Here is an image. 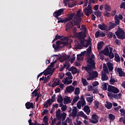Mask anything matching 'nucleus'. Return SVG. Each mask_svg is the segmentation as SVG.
<instances>
[{
  "instance_id": "42",
  "label": "nucleus",
  "mask_w": 125,
  "mask_h": 125,
  "mask_svg": "<svg viewBox=\"0 0 125 125\" xmlns=\"http://www.w3.org/2000/svg\"><path fill=\"white\" fill-rule=\"evenodd\" d=\"M108 118H109V120H110V121H114V120H115V119H116L115 115H114L112 114H109L108 115Z\"/></svg>"
},
{
  "instance_id": "15",
  "label": "nucleus",
  "mask_w": 125,
  "mask_h": 125,
  "mask_svg": "<svg viewBox=\"0 0 125 125\" xmlns=\"http://www.w3.org/2000/svg\"><path fill=\"white\" fill-rule=\"evenodd\" d=\"M117 71L119 74V77H125V73L124 71H123V68H118L117 69Z\"/></svg>"
},
{
  "instance_id": "52",
  "label": "nucleus",
  "mask_w": 125,
  "mask_h": 125,
  "mask_svg": "<svg viewBox=\"0 0 125 125\" xmlns=\"http://www.w3.org/2000/svg\"><path fill=\"white\" fill-rule=\"evenodd\" d=\"M43 122L44 124H46L48 122V118L47 116H45L43 118Z\"/></svg>"
},
{
  "instance_id": "1",
  "label": "nucleus",
  "mask_w": 125,
  "mask_h": 125,
  "mask_svg": "<svg viewBox=\"0 0 125 125\" xmlns=\"http://www.w3.org/2000/svg\"><path fill=\"white\" fill-rule=\"evenodd\" d=\"M86 62L88 64H87L86 66L83 67L85 70L95 69V61H94L91 57H89L88 58Z\"/></svg>"
},
{
  "instance_id": "47",
  "label": "nucleus",
  "mask_w": 125,
  "mask_h": 125,
  "mask_svg": "<svg viewBox=\"0 0 125 125\" xmlns=\"http://www.w3.org/2000/svg\"><path fill=\"white\" fill-rule=\"evenodd\" d=\"M87 41L86 44L84 45V47H87L88 45H91L92 43H91V41L90 40H86Z\"/></svg>"
},
{
  "instance_id": "20",
  "label": "nucleus",
  "mask_w": 125,
  "mask_h": 125,
  "mask_svg": "<svg viewBox=\"0 0 125 125\" xmlns=\"http://www.w3.org/2000/svg\"><path fill=\"white\" fill-rule=\"evenodd\" d=\"M51 104H52V103H51V99H49V100L45 102L44 104H43L44 107H45L46 109H47V108H48V105L50 106Z\"/></svg>"
},
{
  "instance_id": "27",
  "label": "nucleus",
  "mask_w": 125,
  "mask_h": 125,
  "mask_svg": "<svg viewBox=\"0 0 125 125\" xmlns=\"http://www.w3.org/2000/svg\"><path fill=\"white\" fill-rule=\"evenodd\" d=\"M84 112L87 114V115H89L90 114V109L89 106L86 105L84 107Z\"/></svg>"
},
{
  "instance_id": "55",
  "label": "nucleus",
  "mask_w": 125,
  "mask_h": 125,
  "mask_svg": "<svg viewBox=\"0 0 125 125\" xmlns=\"http://www.w3.org/2000/svg\"><path fill=\"white\" fill-rule=\"evenodd\" d=\"M104 14L106 17H110V13L107 11H105Z\"/></svg>"
},
{
  "instance_id": "5",
  "label": "nucleus",
  "mask_w": 125,
  "mask_h": 125,
  "mask_svg": "<svg viewBox=\"0 0 125 125\" xmlns=\"http://www.w3.org/2000/svg\"><path fill=\"white\" fill-rule=\"evenodd\" d=\"M55 69V68H52L51 67L48 66L46 69L44 70V76H46L47 75H50L51 76H52V75H53Z\"/></svg>"
},
{
  "instance_id": "6",
  "label": "nucleus",
  "mask_w": 125,
  "mask_h": 125,
  "mask_svg": "<svg viewBox=\"0 0 125 125\" xmlns=\"http://www.w3.org/2000/svg\"><path fill=\"white\" fill-rule=\"evenodd\" d=\"M94 69H86L85 70V71H87L88 74L90 75H91V76L94 78L95 79L98 77V72L96 71H94L92 72L91 71L93 70Z\"/></svg>"
},
{
  "instance_id": "54",
  "label": "nucleus",
  "mask_w": 125,
  "mask_h": 125,
  "mask_svg": "<svg viewBox=\"0 0 125 125\" xmlns=\"http://www.w3.org/2000/svg\"><path fill=\"white\" fill-rule=\"evenodd\" d=\"M81 101H79L77 104V107L79 109H81L82 108V104H81Z\"/></svg>"
},
{
  "instance_id": "12",
  "label": "nucleus",
  "mask_w": 125,
  "mask_h": 125,
  "mask_svg": "<svg viewBox=\"0 0 125 125\" xmlns=\"http://www.w3.org/2000/svg\"><path fill=\"white\" fill-rule=\"evenodd\" d=\"M25 108L26 109H35V106H34V103H31L30 102H27L26 103H25Z\"/></svg>"
},
{
  "instance_id": "28",
  "label": "nucleus",
  "mask_w": 125,
  "mask_h": 125,
  "mask_svg": "<svg viewBox=\"0 0 125 125\" xmlns=\"http://www.w3.org/2000/svg\"><path fill=\"white\" fill-rule=\"evenodd\" d=\"M98 27L99 29L102 30V31H105V30H106V25L104 23H103V24H99L98 25Z\"/></svg>"
},
{
  "instance_id": "11",
  "label": "nucleus",
  "mask_w": 125,
  "mask_h": 125,
  "mask_svg": "<svg viewBox=\"0 0 125 125\" xmlns=\"http://www.w3.org/2000/svg\"><path fill=\"white\" fill-rule=\"evenodd\" d=\"M62 14H64V8L59 9L57 11L55 12L53 14V15H56V16H60V15H62Z\"/></svg>"
},
{
  "instance_id": "39",
  "label": "nucleus",
  "mask_w": 125,
  "mask_h": 125,
  "mask_svg": "<svg viewBox=\"0 0 125 125\" xmlns=\"http://www.w3.org/2000/svg\"><path fill=\"white\" fill-rule=\"evenodd\" d=\"M67 79H68V77H66V79L65 80V82L63 83L64 84H71V83H73V81L72 80L68 81Z\"/></svg>"
},
{
  "instance_id": "33",
  "label": "nucleus",
  "mask_w": 125,
  "mask_h": 125,
  "mask_svg": "<svg viewBox=\"0 0 125 125\" xmlns=\"http://www.w3.org/2000/svg\"><path fill=\"white\" fill-rule=\"evenodd\" d=\"M58 99H57L58 103H63V97H62V95H61V94H59V95H58Z\"/></svg>"
},
{
  "instance_id": "35",
  "label": "nucleus",
  "mask_w": 125,
  "mask_h": 125,
  "mask_svg": "<svg viewBox=\"0 0 125 125\" xmlns=\"http://www.w3.org/2000/svg\"><path fill=\"white\" fill-rule=\"evenodd\" d=\"M111 6L109 5L108 4H106L104 5V10L105 11H108L110 12L111 11Z\"/></svg>"
},
{
  "instance_id": "64",
  "label": "nucleus",
  "mask_w": 125,
  "mask_h": 125,
  "mask_svg": "<svg viewBox=\"0 0 125 125\" xmlns=\"http://www.w3.org/2000/svg\"><path fill=\"white\" fill-rule=\"evenodd\" d=\"M120 8H123L124 9H125V2H124L122 3L120 5Z\"/></svg>"
},
{
  "instance_id": "7",
  "label": "nucleus",
  "mask_w": 125,
  "mask_h": 125,
  "mask_svg": "<svg viewBox=\"0 0 125 125\" xmlns=\"http://www.w3.org/2000/svg\"><path fill=\"white\" fill-rule=\"evenodd\" d=\"M91 4H88L87 7L85 8L84 11L86 16H89L92 13V9H91Z\"/></svg>"
},
{
  "instance_id": "36",
  "label": "nucleus",
  "mask_w": 125,
  "mask_h": 125,
  "mask_svg": "<svg viewBox=\"0 0 125 125\" xmlns=\"http://www.w3.org/2000/svg\"><path fill=\"white\" fill-rule=\"evenodd\" d=\"M62 38H63V36H59L58 34H57L55 36L54 39L53 40L52 42H54L57 41V40H60V39H62Z\"/></svg>"
},
{
  "instance_id": "50",
  "label": "nucleus",
  "mask_w": 125,
  "mask_h": 125,
  "mask_svg": "<svg viewBox=\"0 0 125 125\" xmlns=\"http://www.w3.org/2000/svg\"><path fill=\"white\" fill-rule=\"evenodd\" d=\"M55 97H56V95L54 94L51 99V103H52V102H55V101H56V99L55 98Z\"/></svg>"
},
{
  "instance_id": "22",
  "label": "nucleus",
  "mask_w": 125,
  "mask_h": 125,
  "mask_svg": "<svg viewBox=\"0 0 125 125\" xmlns=\"http://www.w3.org/2000/svg\"><path fill=\"white\" fill-rule=\"evenodd\" d=\"M106 104H105V107L106 109H108V110L112 109V107H113V104H112V103L106 101Z\"/></svg>"
},
{
  "instance_id": "37",
  "label": "nucleus",
  "mask_w": 125,
  "mask_h": 125,
  "mask_svg": "<svg viewBox=\"0 0 125 125\" xmlns=\"http://www.w3.org/2000/svg\"><path fill=\"white\" fill-rule=\"evenodd\" d=\"M82 83L83 86H86L87 85V81H86V79H85V78H82Z\"/></svg>"
},
{
  "instance_id": "19",
  "label": "nucleus",
  "mask_w": 125,
  "mask_h": 125,
  "mask_svg": "<svg viewBox=\"0 0 125 125\" xmlns=\"http://www.w3.org/2000/svg\"><path fill=\"white\" fill-rule=\"evenodd\" d=\"M109 53H108V55L106 56H108L110 59H113L114 58V53H113V48L111 47H109Z\"/></svg>"
},
{
  "instance_id": "25",
  "label": "nucleus",
  "mask_w": 125,
  "mask_h": 125,
  "mask_svg": "<svg viewBox=\"0 0 125 125\" xmlns=\"http://www.w3.org/2000/svg\"><path fill=\"white\" fill-rule=\"evenodd\" d=\"M77 113L78 111H77V107L73 106V109H72V112L71 114L72 117H76Z\"/></svg>"
},
{
  "instance_id": "61",
  "label": "nucleus",
  "mask_w": 125,
  "mask_h": 125,
  "mask_svg": "<svg viewBox=\"0 0 125 125\" xmlns=\"http://www.w3.org/2000/svg\"><path fill=\"white\" fill-rule=\"evenodd\" d=\"M92 80H94V78L91 75H89V76H88L87 81H92Z\"/></svg>"
},
{
  "instance_id": "4",
  "label": "nucleus",
  "mask_w": 125,
  "mask_h": 125,
  "mask_svg": "<svg viewBox=\"0 0 125 125\" xmlns=\"http://www.w3.org/2000/svg\"><path fill=\"white\" fill-rule=\"evenodd\" d=\"M107 90L109 92H112V93H119L120 92V90L119 89L114 86H112L110 85H108Z\"/></svg>"
},
{
  "instance_id": "53",
  "label": "nucleus",
  "mask_w": 125,
  "mask_h": 125,
  "mask_svg": "<svg viewBox=\"0 0 125 125\" xmlns=\"http://www.w3.org/2000/svg\"><path fill=\"white\" fill-rule=\"evenodd\" d=\"M77 60H79L80 61H82V60H83V57H82V55H77Z\"/></svg>"
},
{
  "instance_id": "46",
  "label": "nucleus",
  "mask_w": 125,
  "mask_h": 125,
  "mask_svg": "<svg viewBox=\"0 0 125 125\" xmlns=\"http://www.w3.org/2000/svg\"><path fill=\"white\" fill-rule=\"evenodd\" d=\"M80 88L79 87H76L75 89V91H74V94L75 95H79V94H80Z\"/></svg>"
},
{
  "instance_id": "41",
  "label": "nucleus",
  "mask_w": 125,
  "mask_h": 125,
  "mask_svg": "<svg viewBox=\"0 0 125 125\" xmlns=\"http://www.w3.org/2000/svg\"><path fill=\"white\" fill-rule=\"evenodd\" d=\"M103 69L104 73L107 74V73H108V68H107V65H106L105 63L103 64Z\"/></svg>"
},
{
  "instance_id": "8",
  "label": "nucleus",
  "mask_w": 125,
  "mask_h": 125,
  "mask_svg": "<svg viewBox=\"0 0 125 125\" xmlns=\"http://www.w3.org/2000/svg\"><path fill=\"white\" fill-rule=\"evenodd\" d=\"M91 119H89V122L92 124H97L99 122L98 120V116L96 114H93Z\"/></svg>"
},
{
  "instance_id": "34",
  "label": "nucleus",
  "mask_w": 125,
  "mask_h": 125,
  "mask_svg": "<svg viewBox=\"0 0 125 125\" xmlns=\"http://www.w3.org/2000/svg\"><path fill=\"white\" fill-rule=\"evenodd\" d=\"M115 55V60L116 62H120L121 61V58H120V56L118 53H116L114 54Z\"/></svg>"
},
{
  "instance_id": "31",
  "label": "nucleus",
  "mask_w": 125,
  "mask_h": 125,
  "mask_svg": "<svg viewBox=\"0 0 125 125\" xmlns=\"http://www.w3.org/2000/svg\"><path fill=\"white\" fill-rule=\"evenodd\" d=\"M70 69L72 71V74L74 75L77 74V73H80V72L78 71V69H77L75 66H72Z\"/></svg>"
},
{
  "instance_id": "59",
  "label": "nucleus",
  "mask_w": 125,
  "mask_h": 125,
  "mask_svg": "<svg viewBox=\"0 0 125 125\" xmlns=\"http://www.w3.org/2000/svg\"><path fill=\"white\" fill-rule=\"evenodd\" d=\"M95 109H98L99 108V102H95Z\"/></svg>"
},
{
  "instance_id": "58",
  "label": "nucleus",
  "mask_w": 125,
  "mask_h": 125,
  "mask_svg": "<svg viewBox=\"0 0 125 125\" xmlns=\"http://www.w3.org/2000/svg\"><path fill=\"white\" fill-rule=\"evenodd\" d=\"M47 113H48V110L47 109H44L42 113V116H44V115H47Z\"/></svg>"
},
{
  "instance_id": "17",
  "label": "nucleus",
  "mask_w": 125,
  "mask_h": 125,
  "mask_svg": "<svg viewBox=\"0 0 125 125\" xmlns=\"http://www.w3.org/2000/svg\"><path fill=\"white\" fill-rule=\"evenodd\" d=\"M66 90L68 93H72L75 90V87L70 85L66 87Z\"/></svg>"
},
{
  "instance_id": "13",
  "label": "nucleus",
  "mask_w": 125,
  "mask_h": 125,
  "mask_svg": "<svg viewBox=\"0 0 125 125\" xmlns=\"http://www.w3.org/2000/svg\"><path fill=\"white\" fill-rule=\"evenodd\" d=\"M74 25H75V24H74V23H73L71 21L67 23L66 24L65 31H69V30H71V29H72V27H74Z\"/></svg>"
},
{
  "instance_id": "30",
  "label": "nucleus",
  "mask_w": 125,
  "mask_h": 125,
  "mask_svg": "<svg viewBox=\"0 0 125 125\" xmlns=\"http://www.w3.org/2000/svg\"><path fill=\"white\" fill-rule=\"evenodd\" d=\"M107 65L109 71L110 72H112V71H113V69H114V67L113 66H114V65L113 64V63L111 62H108Z\"/></svg>"
},
{
  "instance_id": "38",
  "label": "nucleus",
  "mask_w": 125,
  "mask_h": 125,
  "mask_svg": "<svg viewBox=\"0 0 125 125\" xmlns=\"http://www.w3.org/2000/svg\"><path fill=\"white\" fill-rule=\"evenodd\" d=\"M117 26L115 23H113L112 22H110L109 24V28L110 29V30H112V29H114Z\"/></svg>"
},
{
  "instance_id": "32",
  "label": "nucleus",
  "mask_w": 125,
  "mask_h": 125,
  "mask_svg": "<svg viewBox=\"0 0 125 125\" xmlns=\"http://www.w3.org/2000/svg\"><path fill=\"white\" fill-rule=\"evenodd\" d=\"M115 24L116 26H118V25H120V20L119 19V17L118 15H115Z\"/></svg>"
},
{
  "instance_id": "57",
  "label": "nucleus",
  "mask_w": 125,
  "mask_h": 125,
  "mask_svg": "<svg viewBox=\"0 0 125 125\" xmlns=\"http://www.w3.org/2000/svg\"><path fill=\"white\" fill-rule=\"evenodd\" d=\"M63 66H64V68H66V69H68V68H70V63H68V62H65L64 64H63Z\"/></svg>"
},
{
  "instance_id": "2",
  "label": "nucleus",
  "mask_w": 125,
  "mask_h": 125,
  "mask_svg": "<svg viewBox=\"0 0 125 125\" xmlns=\"http://www.w3.org/2000/svg\"><path fill=\"white\" fill-rule=\"evenodd\" d=\"M115 35L117 36L118 39L119 40H125V31L120 29L115 32Z\"/></svg>"
},
{
  "instance_id": "60",
  "label": "nucleus",
  "mask_w": 125,
  "mask_h": 125,
  "mask_svg": "<svg viewBox=\"0 0 125 125\" xmlns=\"http://www.w3.org/2000/svg\"><path fill=\"white\" fill-rule=\"evenodd\" d=\"M105 36V33L102 31H100V37H101V38H104Z\"/></svg>"
},
{
  "instance_id": "29",
  "label": "nucleus",
  "mask_w": 125,
  "mask_h": 125,
  "mask_svg": "<svg viewBox=\"0 0 125 125\" xmlns=\"http://www.w3.org/2000/svg\"><path fill=\"white\" fill-rule=\"evenodd\" d=\"M108 80V75L106 74V73H102V81L104 82V81Z\"/></svg>"
},
{
  "instance_id": "51",
  "label": "nucleus",
  "mask_w": 125,
  "mask_h": 125,
  "mask_svg": "<svg viewBox=\"0 0 125 125\" xmlns=\"http://www.w3.org/2000/svg\"><path fill=\"white\" fill-rule=\"evenodd\" d=\"M109 83L110 84H114L115 83H116V80H115V79L111 77L110 80H109Z\"/></svg>"
},
{
  "instance_id": "21",
  "label": "nucleus",
  "mask_w": 125,
  "mask_h": 125,
  "mask_svg": "<svg viewBox=\"0 0 125 125\" xmlns=\"http://www.w3.org/2000/svg\"><path fill=\"white\" fill-rule=\"evenodd\" d=\"M109 48H108L107 46L104 48V50L101 51V53H103L104 55H105V56H108V54L110 52H109Z\"/></svg>"
},
{
  "instance_id": "63",
  "label": "nucleus",
  "mask_w": 125,
  "mask_h": 125,
  "mask_svg": "<svg viewBox=\"0 0 125 125\" xmlns=\"http://www.w3.org/2000/svg\"><path fill=\"white\" fill-rule=\"evenodd\" d=\"M80 98V97L78 96H76L74 97V98L73 99V101H74V102H77L78 100H79Z\"/></svg>"
},
{
  "instance_id": "18",
  "label": "nucleus",
  "mask_w": 125,
  "mask_h": 125,
  "mask_svg": "<svg viewBox=\"0 0 125 125\" xmlns=\"http://www.w3.org/2000/svg\"><path fill=\"white\" fill-rule=\"evenodd\" d=\"M63 103L66 105V104H68V103H71L72 101L71 100V98L67 96H65V98H63Z\"/></svg>"
},
{
  "instance_id": "24",
  "label": "nucleus",
  "mask_w": 125,
  "mask_h": 125,
  "mask_svg": "<svg viewBox=\"0 0 125 125\" xmlns=\"http://www.w3.org/2000/svg\"><path fill=\"white\" fill-rule=\"evenodd\" d=\"M103 45H104V42L103 41L99 42L97 44L98 50H101V49H102V47H103Z\"/></svg>"
},
{
  "instance_id": "14",
  "label": "nucleus",
  "mask_w": 125,
  "mask_h": 125,
  "mask_svg": "<svg viewBox=\"0 0 125 125\" xmlns=\"http://www.w3.org/2000/svg\"><path fill=\"white\" fill-rule=\"evenodd\" d=\"M77 37L80 40H83V39L84 40V38L86 37V33L83 32H79Z\"/></svg>"
},
{
  "instance_id": "3",
  "label": "nucleus",
  "mask_w": 125,
  "mask_h": 125,
  "mask_svg": "<svg viewBox=\"0 0 125 125\" xmlns=\"http://www.w3.org/2000/svg\"><path fill=\"white\" fill-rule=\"evenodd\" d=\"M56 117L58 121H65L66 117H67V114L65 112H63L62 113H57L56 112Z\"/></svg>"
},
{
  "instance_id": "9",
  "label": "nucleus",
  "mask_w": 125,
  "mask_h": 125,
  "mask_svg": "<svg viewBox=\"0 0 125 125\" xmlns=\"http://www.w3.org/2000/svg\"><path fill=\"white\" fill-rule=\"evenodd\" d=\"M108 97H113L115 99H120L121 96H122V94L119 93L117 94H113L112 93H109L107 94Z\"/></svg>"
},
{
  "instance_id": "16",
  "label": "nucleus",
  "mask_w": 125,
  "mask_h": 125,
  "mask_svg": "<svg viewBox=\"0 0 125 125\" xmlns=\"http://www.w3.org/2000/svg\"><path fill=\"white\" fill-rule=\"evenodd\" d=\"M61 44H63V46L67 45L68 44V41L69 39L67 37H64L63 38L61 39Z\"/></svg>"
},
{
  "instance_id": "23",
  "label": "nucleus",
  "mask_w": 125,
  "mask_h": 125,
  "mask_svg": "<svg viewBox=\"0 0 125 125\" xmlns=\"http://www.w3.org/2000/svg\"><path fill=\"white\" fill-rule=\"evenodd\" d=\"M74 16H75V13H71L68 16V18L65 19L66 22L69 21H71V20H73V18H74Z\"/></svg>"
},
{
  "instance_id": "26",
  "label": "nucleus",
  "mask_w": 125,
  "mask_h": 125,
  "mask_svg": "<svg viewBox=\"0 0 125 125\" xmlns=\"http://www.w3.org/2000/svg\"><path fill=\"white\" fill-rule=\"evenodd\" d=\"M75 18H77V20H79V19L82 20V18H81V10L78 11L76 16L74 17L73 20H75Z\"/></svg>"
},
{
  "instance_id": "56",
  "label": "nucleus",
  "mask_w": 125,
  "mask_h": 125,
  "mask_svg": "<svg viewBox=\"0 0 125 125\" xmlns=\"http://www.w3.org/2000/svg\"><path fill=\"white\" fill-rule=\"evenodd\" d=\"M66 22H67V21L65 19L64 20L61 19L60 20L58 21L57 23H66Z\"/></svg>"
},
{
  "instance_id": "10",
  "label": "nucleus",
  "mask_w": 125,
  "mask_h": 125,
  "mask_svg": "<svg viewBox=\"0 0 125 125\" xmlns=\"http://www.w3.org/2000/svg\"><path fill=\"white\" fill-rule=\"evenodd\" d=\"M73 21L74 23V26H77L78 29L81 28V22H82V20H78L77 18H75V20H73Z\"/></svg>"
},
{
  "instance_id": "45",
  "label": "nucleus",
  "mask_w": 125,
  "mask_h": 125,
  "mask_svg": "<svg viewBox=\"0 0 125 125\" xmlns=\"http://www.w3.org/2000/svg\"><path fill=\"white\" fill-rule=\"evenodd\" d=\"M86 50H87V51L86 52V55L89 56L91 52V46H89L88 48H87Z\"/></svg>"
},
{
  "instance_id": "44",
  "label": "nucleus",
  "mask_w": 125,
  "mask_h": 125,
  "mask_svg": "<svg viewBox=\"0 0 125 125\" xmlns=\"http://www.w3.org/2000/svg\"><path fill=\"white\" fill-rule=\"evenodd\" d=\"M120 112L121 113V117H125V109L122 108L120 109Z\"/></svg>"
},
{
  "instance_id": "62",
  "label": "nucleus",
  "mask_w": 125,
  "mask_h": 125,
  "mask_svg": "<svg viewBox=\"0 0 125 125\" xmlns=\"http://www.w3.org/2000/svg\"><path fill=\"white\" fill-rule=\"evenodd\" d=\"M100 35V31H97L95 34V38H96V39H97V38H99Z\"/></svg>"
},
{
  "instance_id": "48",
  "label": "nucleus",
  "mask_w": 125,
  "mask_h": 125,
  "mask_svg": "<svg viewBox=\"0 0 125 125\" xmlns=\"http://www.w3.org/2000/svg\"><path fill=\"white\" fill-rule=\"evenodd\" d=\"M107 85H108V83H104L102 84V88L104 90H107Z\"/></svg>"
},
{
  "instance_id": "49",
  "label": "nucleus",
  "mask_w": 125,
  "mask_h": 125,
  "mask_svg": "<svg viewBox=\"0 0 125 125\" xmlns=\"http://www.w3.org/2000/svg\"><path fill=\"white\" fill-rule=\"evenodd\" d=\"M86 100L87 102H89V103H92V101H93V97H87Z\"/></svg>"
},
{
  "instance_id": "43",
  "label": "nucleus",
  "mask_w": 125,
  "mask_h": 125,
  "mask_svg": "<svg viewBox=\"0 0 125 125\" xmlns=\"http://www.w3.org/2000/svg\"><path fill=\"white\" fill-rule=\"evenodd\" d=\"M66 76L68 77L69 80H73V76H72V73L70 72H68L65 74Z\"/></svg>"
},
{
  "instance_id": "40",
  "label": "nucleus",
  "mask_w": 125,
  "mask_h": 125,
  "mask_svg": "<svg viewBox=\"0 0 125 125\" xmlns=\"http://www.w3.org/2000/svg\"><path fill=\"white\" fill-rule=\"evenodd\" d=\"M95 15L97 16V17H101V14H102V12L100 11H97L94 12Z\"/></svg>"
}]
</instances>
